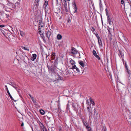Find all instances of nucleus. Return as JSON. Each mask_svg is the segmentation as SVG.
<instances>
[{"label":"nucleus","instance_id":"f257e3e1","mask_svg":"<svg viewBox=\"0 0 131 131\" xmlns=\"http://www.w3.org/2000/svg\"><path fill=\"white\" fill-rule=\"evenodd\" d=\"M8 12L7 13L2 12L1 14V16L0 20L2 21L4 20L6 18H8L9 16V15L8 13Z\"/></svg>","mask_w":131,"mask_h":131},{"label":"nucleus","instance_id":"f03ea898","mask_svg":"<svg viewBox=\"0 0 131 131\" xmlns=\"http://www.w3.org/2000/svg\"><path fill=\"white\" fill-rule=\"evenodd\" d=\"M78 52V51L75 48L73 47L71 48L70 52L71 54H72L74 55L77 54Z\"/></svg>","mask_w":131,"mask_h":131},{"label":"nucleus","instance_id":"7ed1b4c3","mask_svg":"<svg viewBox=\"0 0 131 131\" xmlns=\"http://www.w3.org/2000/svg\"><path fill=\"white\" fill-rule=\"evenodd\" d=\"M91 104H92L93 106L92 107V108L94 109V114H95L96 113L95 112L96 111L95 107V104L94 101L91 98Z\"/></svg>","mask_w":131,"mask_h":131},{"label":"nucleus","instance_id":"20e7f679","mask_svg":"<svg viewBox=\"0 0 131 131\" xmlns=\"http://www.w3.org/2000/svg\"><path fill=\"white\" fill-rule=\"evenodd\" d=\"M47 121H46V124L47 126H48V130L49 131H54V129H55V128L54 127H50L49 126L48 123V122H49V121H47Z\"/></svg>","mask_w":131,"mask_h":131},{"label":"nucleus","instance_id":"39448f33","mask_svg":"<svg viewBox=\"0 0 131 131\" xmlns=\"http://www.w3.org/2000/svg\"><path fill=\"white\" fill-rule=\"evenodd\" d=\"M48 4V2L47 1H44V5L45 6L44 9L45 12H46L47 10H48L47 7Z\"/></svg>","mask_w":131,"mask_h":131},{"label":"nucleus","instance_id":"423d86ee","mask_svg":"<svg viewBox=\"0 0 131 131\" xmlns=\"http://www.w3.org/2000/svg\"><path fill=\"white\" fill-rule=\"evenodd\" d=\"M71 69L74 70L75 72H80L79 69L76 67V65H74L71 68Z\"/></svg>","mask_w":131,"mask_h":131},{"label":"nucleus","instance_id":"0eeeda50","mask_svg":"<svg viewBox=\"0 0 131 131\" xmlns=\"http://www.w3.org/2000/svg\"><path fill=\"white\" fill-rule=\"evenodd\" d=\"M92 53L93 55L97 58L99 60H100L101 59L99 56L97 55L96 51L95 50H93L92 51Z\"/></svg>","mask_w":131,"mask_h":131},{"label":"nucleus","instance_id":"6e6552de","mask_svg":"<svg viewBox=\"0 0 131 131\" xmlns=\"http://www.w3.org/2000/svg\"><path fill=\"white\" fill-rule=\"evenodd\" d=\"M46 32L47 37L48 38V39L49 40L50 36L51 34V32L49 30H47V31H46Z\"/></svg>","mask_w":131,"mask_h":131},{"label":"nucleus","instance_id":"1a4fd4ad","mask_svg":"<svg viewBox=\"0 0 131 131\" xmlns=\"http://www.w3.org/2000/svg\"><path fill=\"white\" fill-rule=\"evenodd\" d=\"M37 123L39 125L41 129H43V128H45V126H44L43 124L40 122V121H37Z\"/></svg>","mask_w":131,"mask_h":131},{"label":"nucleus","instance_id":"9d476101","mask_svg":"<svg viewBox=\"0 0 131 131\" xmlns=\"http://www.w3.org/2000/svg\"><path fill=\"white\" fill-rule=\"evenodd\" d=\"M84 125L85 126L86 128L88 131H90V129H89L90 127L88 125V124L85 121L83 122Z\"/></svg>","mask_w":131,"mask_h":131},{"label":"nucleus","instance_id":"9b49d317","mask_svg":"<svg viewBox=\"0 0 131 131\" xmlns=\"http://www.w3.org/2000/svg\"><path fill=\"white\" fill-rule=\"evenodd\" d=\"M72 108L73 110L74 111H77V108L76 107V105H75L73 103L72 104Z\"/></svg>","mask_w":131,"mask_h":131},{"label":"nucleus","instance_id":"f8f14e48","mask_svg":"<svg viewBox=\"0 0 131 131\" xmlns=\"http://www.w3.org/2000/svg\"><path fill=\"white\" fill-rule=\"evenodd\" d=\"M37 57V55L36 54H32V57L30 59L32 61H34Z\"/></svg>","mask_w":131,"mask_h":131},{"label":"nucleus","instance_id":"ddd939ff","mask_svg":"<svg viewBox=\"0 0 131 131\" xmlns=\"http://www.w3.org/2000/svg\"><path fill=\"white\" fill-rule=\"evenodd\" d=\"M39 29H40L41 27H43L42 25L43 23L42 20H40L39 21Z\"/></svg>","mask_w":131,"mask_h":131},{"label":"nucleus","instance_id":"4468645a","mask_svg":"<svg viewBox=\"0 0 131 131\" xmlns=\"http://www.w3.org/2000/svg\"><path fill=\"white\" fill-rule=\"evenodd\" d=\"M73 6L74 9V13H76L77 11V8L75 3H73Z\"/></svg>","mask_w":131,"mask_h":131},{"label":"nucleus","instance_id":"2eb2a0df","mask_svg":"<svg viewBox=\"0 0 131 131\" xmlns=\"http://www.w3.org/2000/svg\"><path fill=\"white\" fill-rule=\"evenodd\" d=\"M55 44L57 47H60L62 46V43L60 41H56Z\"/></svg>","mask_w":131,"mask_h":131},{"label":"nucleus","instance_id":"dca6fc26","mask_svg":"<svg viewBox=\"0 0 131 131\" xmlns=\"http://www.w3.org/2000/svg\"><path fill=\"white\" fill-rule=\"evenodd\" d=\"M7 93H8V95H9L10 98L12 100V101H14V102H16L17 101V100H14V99L12 97V95H11L10 93H9V91H8L7 92Z\"/></svg>","mask_w":131,"mask_h":131},{"label":"nucleus","instance_id":"f3484780","mask_svg":"<svg viewBox=\"0 0 131 131\" xmlns=\"http://www.w3.org/2000/svg\"><path fill=\"white\" fill-rule=\"evenodd\" d=\"M70 62L72 66V67L74 65H75V63L74 61L73 60L70 59Z\"/></svg>","mask_w":131,"mask_h":131},{"label":"nucleus","instance_id":"a211bd4d","mask_svg":"<svg viewBox=\"0 0 131 131\" xmlns=\"http://www.w3.org/2000/svg\"><path fill=\"white\" fill-rule=\"evenodd\" d=\"M56 76L57 77V78L58 80H62L63 78L60 75H59L58 74H56Z\"/></svg>","mask_w":131,"mask_h":131},{"label":"nucleus","instance_id":"6ab92c4d","mask_svg":"<svg viewBox=\"0 0 131 131\" xmlns=\"http://www.w3.org/2000/svg\"><path fill=\"white\" fill-rule=\"evenodd\" d=\"M40 0H35V3L36 7H38L39 5V2Z\"/></svg>","mask_w":131,"mask_h":131},{"label":"nucleus","instance_id":"aec40b11","mask_svg":"<svg viewBox=\"0 0 131 131\" xmlns=\"http://www.w3.org/2000/svg\"><path fill=\"white\" fill-rule=\"evenodd\" d=\"M98 42L99 43V44L100 46V47H102V42L101 41V40L100 38L98 39Z\"/></svg>","mask_w":131,"mask_h":131},{"label":"nucleus","instance_id":"412c9836","mask_svg":"<svg viewBox=\"0 0 131 131\" xmlns=\"http://www.w3.org/2000/svg\"><path fill=\"white\" fill-rule=\"evenodd\" d=\"M79 64H80V65L83 68L85 67V65L83 61H81L80 62H79Z\"/></svg>","mask_w":131,"mask_h":131},{"label":"nucleus","instance_id":"4be33fe9","mask_svg":"<svg viewBox=\"0 0 131 131\" xmlns=\"http://www.w3.org/2000/svg\"><path fill=\"white\" fill-rule=\"evenodd\" d=\"M12 86L14 88H15L16 90L18 92L19 94L20 93V90L18 89L15 86V85H12Z\"/></svg>","mask_w":131,"mask_h":131},{"label":"nucleus","instance_id":"5701e85b","mask_svg":"<svg viewBox=\"0 0 131 131\" xmlns=\"http://www.w3.org/2000/svg\"><path fill=\"white\" fill-rule=\"evenodd\" d=\"M25 112L26 113H27L28 115L29 116H30V115L31 114V113L28 111L27 109L26 108V109H25Z\"/></svg>","mask_w":131,"mask_h":131},{"label":"nucleus","instance_id":"b1692460","mask_svg":"<svg viewBox=\"0 0 131 131\" xmlns=\"http://www.w3.org/2000/svg\"><path fill=\"white\" fill-rule=\"evenodd\" d=\"M107 19L108 22L110 25H111V19L110 17V16L107 17Z\"/></svg>","mask_w":131,"mask_h":131},{"label":"nucleus","instance_id":"393cba45","mask_svg":"<svg viewBox=\"0 0 131 131\" xmlns=\"http://www.w3.org/2000/svg\"><path fill=\"white\" fill-rule=\"evenodd\" d=\"M57 39L58 40H60L62 38V36L60 34H58L57 36Z\"/></svg>","mask_w":131,"mask_h":131},{"label":"nucleus","instance_id":"a878e982","mask_svg":"<svg viewBox=\"0 0 131 131\" xmlns=\"http://www.w3.org/2000/svg\"><path fill=\"white\" fill-rule=\"evenodd\" d=\"M122 60L124 65L125 66V67L126 69H127V68H128L127 66L126 62L125 61H124V59H123Z\"/></svg>","mask_w":131,"mask_h":131},{"label":"nucleus","instance_id":"bb28decb","mask_svg":"<svg viewBox=\"0 0 131 131\" xmlns=\"http://www.w3.org/2000/svg\"><path fill=\"white\" fill-rule=\"evenodd\" d=\"M21 47L22 49H24L25 50H27L28 51H29V48H28L27 47H24L23 46H22Z\"/></svg>","mask_w":131,"mask_h":131},{"label":"nucleus","instance_id":"cd10ccee","mask_svg":"<svg viewBox=\"0 0 131 131\" xmlns=\"http://www.w3.org/2000/svg\"><path fill=\"white\" fill-rule=\"evenodd\" d=\"M91 30L94 34L96 33V32L95 31V29L93 27H92Z\"/></svg>","mask_w":131,"mask_h":131},{"label":"nucleus","instance_id":"c85d7f7f","mask_svg":"<svg viewBox=\"0 0 131 131\" xmlns=\"http://www.w3.org/2000/svg\"><path fill=\"white\" fill-rule=\"evenodd\" d=\"M126 70L127 73L128 74L129 77L131 73V71L130 70H129L128 68H127Z\"/></svg>","mask_w":131,"mask_h":131},{"label":"nucleus","instance_id":"c756f323","mask_svg":"<svg viewBox=\"0 0 131 131\" xmlns=\"http://www.w3.org/2000/svg\"><path fill=\"white\" fill-rule=\"evenodd\" d=\"M40 114L42 115H43L45 114L44 111L42 109H41L40 110Z\"/></svg>","mask_w":131,"mask_h":131},{"label":"nucleus","instance_id":"7c9ffc66","mask_svg":"<svg viewBox=\"0 0 131 131\" xmlns=\"http://www.w3.org/2000/svg\"><path fill=\"white\" fill-rule=\"evenodd\" d=\"M65 1V2L64 3V7L66 8H67V3L66 2V0H64Z\"/></svg>","mask_w":131,"mask_h":131},{"label":"nucleus","instance_id":"2f4dec72","mask_svg":"<svg viewBox=\"0 0 131 131\" xmlns=\"http://www.w3.org/2000/svg\"><path fill=\"white\" fill-rule=\"evenodd\" d=\"M122 39L125 42L127 41V39L126 38H125L124 36H122Z\"/></svg>","mask_w":131,"mask_h":131},{"label":"nucleus","instance_id":"473e14b6","mask_svg":"<svg viewBox=\"0 0 131 131\" xmlns=\"http://www.w3.org/2000/svg\"><path fill=\"white\" fill-rule=\"evenodd\" d=\"M58 61L57 60H56L54 61V66H56V65H57V64H58Z\"/></svg>","mask_w":131,"mask_h":131},{"label":"nucleus","instance_id":"72a5a7b5","mask_svg":"<svg viewBox=\"0 0 131 131\" xmlns=\"http://www.w3.org/2000/svg\"><path fill=\"white\" fill-rule=\"evenodd\" d=\"M94 34L96 36V37L97 38L98 40L100 38V37H99V36L98 35V34H97L96 32V33H95Z\"/></svg>","mask_w":131,"mask_h":131},{"label":"nucleus","instance_id":"f704fd0d","mask_svg":"<svg viewBox=\"0 0 131 131\" xmlns=\"http://www.w3.org/2000/svg\"><path fill=\"white\" fill-rule=\"evenodd\" d=\"M99 5H100V9L101 10V9H102V4H101V3H100Z\"/></svg>","mask_w":131,"mask_h":131},{"label":"nucleus","instance_id":"c9c22d12","mask_svg":"<svg viewBox=\"0 0 131 131\" xmlns=\"http://www.w3.org/2000/svg\"><path fill=\"white\" fill-rule=\"evenodd\" d=\"M105 11H106V14L107 16V17H108V16H109V15H108V13L107 12V10L106 8V9H105Z\"/></svg>","mask_w":131,"mask_h":131},{"label":"nucleus","instance_id":"e433bc0d","mask_svg":"<svg viewBox=\"0 0 131 131\" xmlns=\"http://www.w3.org/2000/svg\"><path fill=\"white\" fill-rule=\"evenodd\" d=\"M41 131H47V130L45 127V128H43V129H41Z\"/></svg>","mask_w":131,"mask_h":131},{"label":"nucleus","instance_id":"4c0bfd02","mask_svg":"<svg viewBox=\"0 0 131 131\" xmlns=\"http://www.w3.org/2000/svg\"><path fill=\"white\" fill-rule=\"evenodd\" d=\"M45 117H46V119H47L48 120H49L51 118L50 117H49L48 116H45Z\"/></svg>","mask_w":131,"mask_h":131},{"label":"nucleus","instance_id":"58836bf2","mask_svg":"<svg viewBox=\"0 0 131 131\" xmlns=\"http://www.w3.org/2000/svg\"><path fill=\"white\" fill-rule=\"evenodd\" d=\"M70 105V104H69V105H68V106H67L66 109L67 111H68L69 109V106Z\"/></svg>","mask_w":131,"mask_h":131},{"label":"nucleus","instance_id":"ea45409f","mask_svg":"<svg viewBox=\"0 0 131 131\" xmlns=\"http://www.w3.org/2000/svg\"><path fill=\"white\" fill-rule=\"evenodd\" d=\"M31 99L32 100V102H33L34 103H35L36 102V101H35L34 100V97H32V98Z\"/></svg>","mask_w":131,"mask_h":131},{"label":"nucleus","instance_id":"a19ab883","mask_svg":"<svg viewBox=\"0 0 131 131\" xmlns=\"http://www.w3.org/2000/svg\"><path fill=\"white\" fill-rule=\"evenodd\" d=\"M5 87L7 91V92L8 91H9L7 88V86L6 85H5Z\"/></svg>","mask_w":131,"mask_h":131},{"label":"nucleus","instance_id":"79ce46f5","mask_svg":"<svg viewBox=\"0 0 131 131\" xmlns=\"http://www.w3.org/2000/svg\"><path fill=\"white\" fill-rule=\"evenodd\" d=\"M35 131H40L38 129V128L35 127Z\"/></svg>","mask_w":131,"mask_h":131},{"label":"nucleus","instance_id":"37998d69","mask_svg":"<svg viewBox=\"0 0 131 131\" xmlns=\"http://www.w3.org/2000/svg\"><path fill=\"white\" fill-rule=\"evenodd\" d=\"M71 102H70L69 101H68V103L67 104V106H68V105H69V104H71Z\"/></svg>","mask_w":131,"mask_h":131},{"label":"nucleus","instance_id":"c03bdc74","mask_svg":"<svg viewBox=\"0 0 131 131\" xmlns=\"http://www.w3.org/2000/svg\"><path fill=\"white\" fill-rule=\"evenodd\" d=\"M121 3L123 4L124 3V0H121Z\"/></svg>","mask_w":131,"mask_h":131},{"label":"nucleus","instance_id":"a18cd8bd","mask_svg":"<svg viewBox=\"0 0 131 131\" xmlns=\"http://www.w3.org/2000/svg\"><path fill=\"white\" fill-rule=\"evenodd\" d=\"M9 84L12 86V85H15L12 82H10L9 83Z\"/></svg>","mask_w":131,"mask_h":131},{"label":"nucleus","instance_id":"49530a36","mask_svg":"<svg viewBox=\"0 0 131 131\" xmlns=\"http://www.w3.org/2000/svg\"><path fill=\"white\" fill-rule=\"evenodd\" d=\"M52 54L53 56H56L55 53L54 52L52 53Z\"/></svg>","mask_w":131,"mask_h":131},{"label":"nucleus","instance_id":"de8ad7c7","mask_svg":"<svg viewBox=\"0 0 131 131\" xmlns=\"http://www.w3.org/2000/svg\"><path fill=\"white\" fill-rule=\"evenodd\" d=\"M129 18L130 19H131V13H130L129 15Z\"/></svg>","mask_w":131,"mask_h":131},{"label":"nucleus","instance_id":"09e8293b","mask_svg":"<svg viewBox=\"0 0 131 131\" xmlns=\"http://www.w3.org/2000/svg\"><path fill=\"white\" fill-rule=\"evenodd\" d=\"M87 109L88 110V111H89V112H90V107L89 106H88L87 107Z\"/></svg>","mask_w":131,"mask_h":131},{"label":"nucleus","instance_id":"8fccbe9b","mask_svg":"<svg viewBox=\"0 0 131 131\" xmlns=\"http://www.w3.org/2000/svg\"><path fill=\"white\" fill-rule=\"evenodd\" d=\"M5 26L4 25H0V27H3Z\"/></svg>","mask_w":131,"mask_h":131},{"label":"nucleus","instance_id":"3c124183","mask_svg":"<svg viewBox=\"0 0 131 131\" xmlns=\"http://www.w3.org/2000/svg\"><path fill=\"white\" fill-rule=\"evenodd\" d=\"M59 131H61L62 130V128L60 127H59Z\"/></svg>","mask_w":131,"mask_h":131},{"label":"nucleus","instance_id":"603ef678","mask_svg":"<svg viewBox=\"0 0 131 131\" xmlns=\"http://www.w3.org/2000/svg\"><path fill=\"white\" fill-rule=\"evenodd\" d=\"M28 95L30 96V97L31 99L33 97H32V96L30 94H29Z\"/></svg>","mask_w":131,"mask_h":131},{"label":"nucleus","instance_id":"864d4df0","mask_svg":"<svg viewBox=\"0 0 131 131\" xmlns=\"http://www.w3.org/2000/svg\"><path fill=\"white\" fill-rule=\"evenodd\" d=\"M87 70V68L86 67H85V68L83 70V71H85Z\"/></svg>","mask_w":131,"mask_h":131},{"label":"nucleus","instance_id":"5fc2aeb1","mask_svg":"<svg viewBox=\"0 0 131 131\" xmlns=\"http://www.w3.org/2000/svg\"><path fill=\"white\" fill-rule=\"evenodd\" d=\"M24 125V124L23 123H22L21 125V126H23Z\"/></svg>","mask_w":131,"mask_h":131},{"label":"nucleus","instance_id":"6e6d98bb","mask_svg":"<svg viewBox=\"0 0 131 131\" xmlns=\"http://www.w3.org/2000/svg\"><path fill=\"white\" fill-rule=\"evenodd\" d=\"M22 33H23V32H21V31H20V35H21V36H23V35H22Z\"/></svg>","mask_w":131,"mask_h":131},{"label":"nucleus","instance_id":"4d7b16f0","mask_svg":"<svg viewBox=\"0 0 131 131\" xmlns=\"http://www.w3.org/2000/svg\"><path fill=\"white\" fill-rule=\"evenodd\" d=\"M41 32V30H39V33L40 34V33Z\"/></svg>","mask_w":131,"mask_h":131},{"label":"nucleus","instance_id":"13d9d810","mask_svg":"<svg viewBox=\"0 0 131 131\" xmlns=\"http://www.w3.org/2000/svg\"><path fill=\"white\" fill-rule=\"evenodd\" d=\"M46 58H47L48 57V56L47 55V54H46Z\"/></svg>","mask_w":131,"mask_h":131},{"label":"nucleus","instance_id":"bf43d9fd","mask_svg":"<svg viewBox=\"0 0 131 131\" xmlns=\"http://www.w3.org/2000/svg\"><path fill=\"white\" fill-rule=\"evenodd\" d=\"M31 128L32 131H34V130H33V128L32 127H31Z\"/></svg>","mask_w":131,"mask_h":131},{"label":"nucleus","instance_id":"052dcab7","mask_svg":"<svg viewBox=\"0 0 131 131\" xmlns=\"http://www.w3.org/2000/svg\"><path fill=\"white\" fill-rule=\"evenodd\" d=\"M56 2L57 3H58V0H56Z\"/></svg>","mask_w":131,"mask_h":131},{"label":"nucleus","instance_id":"680f3d73","mask_svg":"<svg viewBox=\"0 0 131 131\" xmlns=\"http://www.w3.org/2000/svg\"><path fill=\"white\" fill-rule=\"evenodd\" d=\"M109 74H110V75L111 76V73H109Z\"/></svg>","mask_w":131,"mask_h":131},{"label":"nucleus","instance_id":"e2e57ef3","mask_svg":"<svg viewBox=\"0 0 131 131\" xmlns=\"http://www.w3.org/2000/svg\"><path fill=\"white\" fill-rule=\"evenodd\" d=\"M47 67L48 68V69H49V66H48V65L47 66Z\"/></svg>","mask_w":131,"mask_h":131},{"label":"nucleus","instance_id":"0e129e2a","mask_svg":"<svg viewBox=\"0 0 131 131\" xmlns=\"http://www.w3.org/2000/svg\"><path fill=\"white\" fill-rule=\"evenodd\" d=\"M87 103L89 104V102H88V100L87 101Z\"/></svg>","mask_w":131,"mask_h":131},{"label":"nucleus","instance_id":"69168bd1","mask_svg":"<svg viewBox=\"0 0 131 131\" xmlns=\"http://www.w3.org/2000/svg\"><path fill=\"white\" fill-rule=\"evenodd\" d=\"M79 56H80V54L79 52Z\"/></svg>","mask_w":131,"mask_h":131},{"label":"nucleus","instance_id":"338daca9","mask_svg":"<svg viewBox=\"0 0 131 131\" xmlns=\"http://www.w3.org/2000/svg\"><path fill=\"white\" fill-rule=\"evenodd\" d=\"M100 1V3H101V0H99Z\"/></svg>","mask_w":131,"mask_h":131},{"label":"nucleus","instance_id":"774afa93","mask_svg":"<svg viewBox=\"0 0 131 131\" xmlns=\"http://www.w3.org/2000/svg\"><path fill=\"white\" fill-rule=\"evenodd\" d=\"M70 0H67V1H70Z\"/></svg>","mask_w":131,"mask_h":131}]
</instances>
